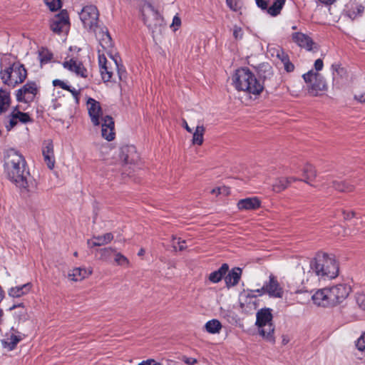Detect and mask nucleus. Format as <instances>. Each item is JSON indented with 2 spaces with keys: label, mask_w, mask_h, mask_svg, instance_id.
Returning <instances> with one entry per match:
<instances>
[{
  "label": "nucleus",
  "mask_w": 365,
  "mask_h": 365,
  "mask_svg": "<svg viewBox=\"0 0 365 365\" xmlns=\"http://www.w3.org/2000/svg\"><path fill=\"white\" fill-rule=\"evenodd\" d=\"M4 170L7 178L20 190L30 195L37 190V182L31 175L26 161L21 153L14 148L4 152Z\"/></svg>",
  "instance_id": "nucleus-1"
},
{
  "label": "nucleus",
  "mask_w": 365,
  "mask_h": 365,
  "mask_svg": "<svg viewBox=\"0 0 365 365\" xmlns=\"http://www.w3.org/2000/svg\"><path fill=\"white\" fill-rule=\"evenodd\" d=\"M339 270V264L333 255L318 253L310 261L308 273L310 277H317L319 280H327L336 277Z\"/></svg>",
  "instance_id": "nucleus-2"
},
{
  "label": "nucleus",
  "mask_w": 365,
  "mask_h": 365,
  "mask_svg": "<svg viewBox=\"0 0 365 365\" xmlns=\"http://www.w3.org/2000/svg\"><path fill=\"white\" fill-rule=\"evenodd\" d=\"M232 82L237 91L255 96L259 95L264 86L248 68L237 69L232 76Z\"/></svg>",
  "instance_id": "nucleus-3"
},
{
  "label": "nucleus",
  "mask_w": 365,
  "mask_h": 365,
  "mask_svg": "<svg viewBox=\"0 0 365 365\" xmlns=\"http://www.w3.org/2000/svg\"><path fill=\"white\" fill-rule=\"evenodd\" d=\"M26 77V69L19 62L14 63L9 67L0 71V78L3 83L13 88L23 83Z\"/></svg>",
  "instance_id": "nucleus-4"
},
{
  "label": "nucleus",
  "mask_w": 365,
  "mask_h": 365,
  "mask_svg": "<svg viewBox=\"0 0 365 365\" xmlns=\"http://www.w3.org/2000/svg\"><path fill=\"white\" fill-rule=\"evenodd\" d=\"M142 15L145 24L153 33L160 31L163 19L151 4L147 3L143 5Z\"/></svg>",
  "instance_id": "nucleus-5"
},
{
  "label": "nucleus",
  "mask_w": 365,
  "mask_h": 365,
  "mask_svg": "<svg viewBox=\"0 0 365 365\" xmlns=\"http://www.w3.org/2000/svg\"><path fill=\"white\" fill-rule=\"evenodd\" d=\"M79 16L84 27L90 31L96 32L98 28L99 16L96 6L93 5L84 6Z\"/></svg>",
  "instance_id": "nucleus-6"
},
{
  "label": "nucleus",
  "mask_w": 365,
  "mask_h": 365,
  "mask_svg": "<svg viewBox=\"0 0 365 365\" xmlns=\"http://www.w3.org/2000/svg\"><path fill=\"white\" fill-rule=\"evenodd\" d=\"M327 288L331 306L341 303L351 292V286L346 283L338 284Z\"/></svg>",
  "instance_id": "nucleus-7"
},
{
  "label": "nucleus",
  "mask_w": 365,
  "mask_h": 365,
  "mask_svg": "<svg viewBox=\"0 0 365 365\" xmlns=\"http://www.w3.org/2000/svg\"><path fill=\"white\" fill-rule=\"evenodd\" d=\"M51 30L57 34L68 32L70 28L69 16L66 10H62L50 20Z\"/></svg>",
  "instance_id": "nucleus-8"
},
{
  "label": "nucleus",
  "mask_w": 365,
  "mask_h": 365,
  "mask_svg": "<svg viewBox=\"0 0 365 365\" xmlns=\"http://www.w3.org/2000/svg\"><path fill=\"white\" fill-rule=\"evenodd\" d=\"M39 88L35 81H28L22 88L16 91V101L23 103L33 101L39 92Z\"/></svg>",
  "instance_id": "nucleus-9"
},
{
  "label": "nucleus",
  "mask_w": 365,
  "mask_h": 365,
  "mask_svg": "<svg viewBox=\"0 0 365 365\" xmlns=\"http://www.w3.org/2000/svg\"><path fill=\"white\" fill-rule=\"evenodd\" d=\"M87 106L89 116L93 125L101 124L100 117H103V111L100 103L92 98H88Z\"/></svg>",
  "instance_id": "nucleus-10"
},
{
  "label": "nucleus",
  "mask_w": 365,
  "mask_h": 365,
  "mask_svg": "<svg viewBox=\"0 0 365 365\" xmlns=\"http://www.w3.org/2000/svg\"><path fill=\"white\" fill-rule=\"evenodd\" d=\"M63 66L64 68L75 73L77 76H79L82 78L88 77L87 69L84 67L82 62L76 58H71L68 60L66 59L63 63Z\"/></svg>",
  "instance_id": "nucleus-11"
},
{
  "label": "nucleus",
  "mask_w": 365,
  "mask_h": 365,
  "mask_svg": "<svg viewBox=\"0 0 365 365\" xmlns=\"http://www.w3.org/2000/svg\"><path fill=\"white\" fill-rule=\"evenodd\" d=\"M269 282H265L262 286V289H266V293L270 297L281 298L283 295V291L277 278L273 275H269Z\"/></svg>",
  "instance_id": "nucleus-12"
},
{
  "label": "nucleus",
  "mask_w": 365,
  "mask_h": 365,
  "mask_svg": "<svg viewBox=\"0 0 365 365\" xmlns=\"http://www.w3.org/2000/svg\"><path fill=\"white\" fill-rule=\"evenodd\" d=\"M102 137L108 141H111L115 138L114 120L110 115L102 117Z\"/></svg>",
  "instance_id": "nucleus-13"
},
{
  "label": "nucleus",
  "mask_w": 365,
  "mask_h": 365,
  "mask_svg": "<svg viewBox=\"0 0 365 365\" xmlns=\"http://www.w3.org/2000/svg\"><path fill=\"white\" fill-rule=\"evenodd\" d=\"M98 63L103 81L104 82L110 81L113 75L112 62L108 61L104 55H99Z\"/></svg>",
  "instance_id": "nucleus-14"
},
{
  "label": "nucleus",
  "mask_w": 365,
  "mask_h": 365,
  "mask_svg": "<svg viewBox=\"0 0 365 365\" xmlns=\"http://www.w3.org/2000/svg\"><path fill=\"white\" fill-rule=\"evenodd\" d=\"M120 158L125 164H135L139 160V155L135 146L127 145L121 148Z\"/></svg>",
  "instance_id": "nucleus-15"
},
{
  "label": "nucleus",
  "mask_w": 365,
  "mask_h": 365,
  "mask_svg": "<svg viewBox=\"0 0 365 365\" xmlns=\"http://www.w3.org/2000/svg\"><path fill=\"white\" fill-rule=\"evenodd\" d=\"M237 206L240 210H255L260 207L261 200L257 197H247L240 200Z\"/></svg>",
  "instance_id": "nucleus-16"
},
{
  "label": "nucleus",
  "mask_w": 365,
  "mask_h": 365,
  "mask_svg": "<svg viewBox=\"0 0 365 365\" xmlns=\"http://www.w3.org/2000/svg\"><path fill=\"white\" fill-rule=\"evenodd\" d=\"M256 317V325L259 328L265 327L267 325L272 324V309L269 308H264L259 310Z\"/></svg>",
  "instance_id": "nucleus-17"
},
{
  "label": "nucleus",
  "mask_w": 365,
  "mask_h": 365,
  "mask_svg": "<svg viewBox=\"0 0 365 365\" xmlns=\"http://www.w3.org/2000/svg\"><path fill=\"white\" fill-rule=\"evenodd\" d=\"M92 272L91 267H76L68 272V278L74 282L81 281L91 275Z\"/></svg>",
  "instance_id": "nucleus-18"
},
{
  "label": "nucleus",
  "mask_w": 365,
  "mask_h": 365,
  "mask_svg": "<svg viewBox=\"0 0 365 365\" xmlns=\"http://www.w3.org/2000/svg\"><path fill=\"white\" fill-rule=\"evenodd\" d=\"M314 303L318 306L329 307L331 305L329 301V294L328 288H324L316 292L312 297Z\"/></svg>",
  "instance_id": "nucleus-19"
},
{
  "label": "nucleus",
  "mask_w": 365,
  "mask_h": 365,
  "mask_svg": "<svg viewBox=\"0 0 365 365\" xmlns=\"http://www.w3.org/2000/svg\"><path fill=\"white\" fill-rule=\"evenodd\" d=\"M242 270L240 267H234L227 275H225L226 287L230 288L236 286L241 278Z\"/></svg>",
  "instance_id": "nucleus-20"
},
{
  "label": "nucleus",
  "mask_w": 365,
  "mask_h": 365,
  "mask_svg": "<svg viewBox=\"0 0 365 365\" xmlns=\"http://www.w3.org/2000/svg\"><path fill=\"white\" fill-rule=\"evenodd\" d=\"M292 40L300 47L305 48L308 51L312 49V46L314 43L310 37L300 32L294 33Z\"/></svg>",
  "instance_id": "nucleus-21"
},
{
  "label": "nucleus",
  "mask_w": 365,
  "mask_h": 365,
  "mask_svg": "<svg viewBox=\"0 0 365 365\" xmlns=\"http://www.w3.org/2000/svg\"><path fill=\"white\" fill-rule=\"evenodd\" d=\"M22 338L20 336L16 335L13 333H6L1 341V344L4 349L9 351L14 350L17 344L21 341Z\"/></svg>",
  "instance_id": "nucleus-22"
},
{
  "label": "nucleus",
  "mask_w": 365,
  "mask_h": 365,
  "mask_svg": "<svg viewBox=\"0 0 365 365\" xmlns=\"http://www.w3.org/2000/svg\"><path fill=\"white\" fill-rule=\"evenodd\" d=\"M113 240V234L111 232H108L103 235L93 237V240H88L87 244L91 247H100L108 244Z\"/></svg>",
  "instance_id": "nucleus-23"
},
{
  "label": "nucleus",
  "mask_w": 365,
  "mask_h": 365,
  "mask_svg": "<svg viewBox=\"0 0 365 365\" xmlns=\"http://www.w3.org/2000/svg\"><path fill=\"white\" fill-rule=\"evenodd\" d=\"M307 86L309 93L313 96H317L320 91L326 88L325 82L320 78V76L314 79Z\"/></svg>",
  "instance_id": "nucleus-24"
},
{
  "label": "nucleus",
  "mask_w": 365,
  "mask_h": 365,
  "mask_svg": "<svg viewBox=\"0 0 365 365\" xmlns=\"http://www.w3.org/2000/svg\"><path fill=\"white\" fill-rule=\"evenodd\" d=\"M229 270V265L224 263L216 271L211 272L208 277L209 280L212 283H218L222 280Z\"/></svg>",
  "instance_id": "nucleus-25"
},
{
  "label": "nucleus",
  "mask_w": 365,
  "mask_h": 365,
  "mask_svg": "<svg viewBox=\"0 0 365 365\" xmlns=\"http://www.w3.org/2000/svg\"><path fill=\"white\" fill-rule=\"evenodd\" d=\"M331 186L337 191L341 192H350L354 190V186L345 181L331 180Z\"/></svg>",
  "instance_id": "nucleus-26"
},
{
  "label": "nucleus",
  "mask_w": 365,
  "mask_h": 365,
  "mask_svg": "<svg viewBox=\"0 0 365 365\" xmlns=\"http://www.w3.org/2000/svg\"><path fill=\"white\" fill-rule=\"evenodd\" d=\"M31 289V284L26 283L21 286L11 287L9 290V295L11 297H21V296L27 294Z\"/></svg>",
  "instance_id": "nucleus-27"
},
{
  "label": "nucleus",
  "mask_w": 365,
  "mask_h": 365,
  "mask_svg": "<svg viewBox=\"0 0 365 365\" xmlns=\"http://www.w3.org/2000/svg\"><path fill=\"white\" fill-rule=\"evenodd\" d=\"M274 327L272 324H268L265 327L259 328V334L265 340L272 343L274 342Z\"/></svg>",
  "instance_id": "nucleus-28"
},
{
  "label": "nucleus",
  "mask_w": 365,
  "mask_h": 365,
  "mask_svg": "<svg viewBox=\"0 0 365 365\" xmlns=\"http://www.w3.org/2000/svg\"><path fill=\"white\" fill-rule=\"evenodd\" d=\"M205 128L202 125H197L192 135V143L193 145H201L204 141Z\"/></svg>",
  "instance_id": "nucleus-29"
},
{
  "label": "nucleus",
  "mask_w": 365,
  "mask_h": 365,
  "mask_svg": "<svg viewBox=\"0 0 365 365\" xmlns=\"http://www.w3.org/2000/svg\"><path fill=\"white\" fill-rule=\"evenodd\" d=\"M10 104V93L0 89V115L5 112Z\"/></svg>",
  "instance_id": "nucleus-30"
},
{
  "label": "nucleus",
  "mask_w": 365,
  "mask_h": 365,
  "mask_svg": "<svg viewBox=\"0 0 365 365\" xmlns=\"http://www.w3.org/2000/svg\"><path fill=\"white\" fill-rule=\"evenodd\" d=\"M317 175L314 168L310 165L307 164L303 168V182L310 184V181L314 180Z\"/></svg>",
  "instance_id": "nucleus-31"
},
{
  "label": "nucleus",
  "mask_w": 365,
  "mask_h": 365,
  "mask_svg": "<svg viewBox=\"0 0 365 365\" xmlns=\"http://www.w3.org/2000/svg\"><path fill=\"white\" fill-rule=\"evenodd\" d=\"M205 329L210 334L219 333L222 329V324L217 319H212L205 324Z\"/></svg>",
  "instance_id": "nucleus-32"
},
{
  "label": "nucleus",
  "mask_w": 365,
  "mask_h": 365,
  "mask_svg": "<svg viewBox=\"0 0 365 365\" xmlns=\"http://www.w3.org/2000/svg\"><path fill=\"white\" fill-rule=\"evenodd\" d=\"M285 4V0H275L272 5L267 9V12L272 16H277Z\"/></svg>",
  "instance_id": "nucleus-33"
},
{
  "label": "nucleus",
  "mask_w": 365,
  "mask_h": 365,
  "mask_svg": "<svg viewBox=\"0 0 365 365\" xmlns=\"http://www.w3.org/2000/svg\"><path fill=\"white\" fill-rule=\"evenodd\" d=\"M289 185V180L285 178H277L272 185V190L275 192H280L285 190Z\"/></svg>",
  "instance_id": "nucleus-34"
},
{
  "label": "nucleus",
  "mask_w": 365,
  "mask_h": 365,
  "mask_svg": "<svg viewBox=\"0 0 365 365\" xmlns=\"http://www.w3.org/2000/svg\"><path fill=\"white\" fill-rule=\"evenodd\" d=\"M14 118H16L17 121L19 120L22 123L32 122V119L27 113H23L19 110L14 111Z\"/></svg>",
  "instance_id": "nucleus-35"
},
{
  "label": "nucleus",
  "mask_w": 365,
  "mask_h": 365,
  "mask_svg": "<svg viewBox=\"0 0 365 365\" xmlns=\"http://www.w3.org/2000/svg\"><path fill=\"white\" fill-rule=\"evenodd\" d=\"M42 153L43 157L54 155L53 145L51 140H48L43 143Z\"/></svg>",
  "instance_id": "nucleus-36"
},
{
  "label": "nucleus",
  "mask_w": 365,
  "mask_h": 365,
  "mask_svg": "<svg viewBox=\"0 0 365 365\" xmlns=\"http://www.w3.org/2000/svg\"><path fill=\"white\" fill-rule=\"evenodd\" d=\"M355 301L358 307L365 311V293L358 292L355 294Z\"/></svg>",
  "instance_id": "nucleus-37"
},
{
  "label": "nucleus",
  "mask_w": 365,
  "mask_h": 365,
  "mask_svg": "<svg viewBox=\"0 0 365 365\" xmlns=\"http://www.w3.org/2000/svg\"><path fill=\"white\" fill-rule=\"evenodd\" d=\"M318 77H319V74L313 71H309L303 75V78L308 85Z\"/></svg>",
  "instance_id": "nucleus-38"
},
{
  "label": "nucleus",
  "mask_w": 365,
  "mask_h": 365,
  "mask_svg": "<svg viewBox=\"0 0 365 365\" xmlns=\"http://www.w3.org/2000/svg\"><path fill=\"white\" fill-rule=\"evenodd\" d=\"M254 292H257L259 296L264 294L266 293V289H262V287L260 289H257L256 290H250L248 291V293L247 295H245V299L244 300L245 302H247V300L252 299L253 298L256 297V295L254 294Z\"/></svg>",
  "instance_id": "nucleus-39"
},
{
  "label": "nucleus",
  "mask_w": 365,
  "mask_h": 365,
  "mask_svg": "<svg viewBox=\"0 0 365 365\" xmlns=\"http://www.w3.org/2000/svg\"><path fill=\"white\" fill-rule=\"evenodd\" d=\"M45 3L51 11H56L61 7L60 0H45Z\"/></svg>",
  "instance_id": "nucleus-40"
},
{
  "label": "nucleus",
  "mask_w": 365,
  "mask_h": 365,
  "mask_svg": "<svg viewBox=\"0 0 365 365\" xmlns=\"http://www.w3.org/2000/svg\"><path fill=\"white\" fill-rule=\"evenodd\" d=\"M115 262L118 265H128L129 260L126 257L123 255L121 253L118 252L115 255Z\"/></svg>",
  "instance_id": "nucleus-41"
},
{
  "label": "nucleus",
  "mask_w": 365,
  "mask_h": 365,
  "mask_svg": "<svg viewBox=\"0 0 365 365\" xmlns=\"http://www.w3.org/2000/svg\"><path fill=\"white\" fill-rule=\"evenodd\" d=\"M185 243V240H181L180 238L177 239L176 237H173V247L175 250H177L178 246V250L180 251H182L185 250L186 247L184 246V244Z\"/></svg>",
  "instance_id": "nucleus-42"
},
{
  "label": "nucleus",
  "mask_w": 365,
  "mask_h": 365,
  "mask_svg": "<svg viewBox=\"0 0 365 365\" xmlns=\"http://www.w3.org/2000/svg\"><path fill=\"white\" fill-rule=\"evenodd\" d=\"M226 3L228 7L234 11H237L241 8L240 0H226Z\"/></svg>",
  "instance_id": "nucleus-43"
},
{
  "label": "nucleus",
  "mask_w": 365,
  "mask_h": 365,
  "mask_svg": "<svg viewBox=\"0 0 365 365\" xmlns=\"http://www.w3.org/2000/svg\"><path fill=\"white\" fill-rule=\"evenodd\" d=\"M113 64L118 71V75L120 81H123L126 78V71L122 66H119L115 60H114Z\"/></svg>",
  "instance_id": "nucleus-44"
},
{
  "label": "nucleus",
  "mask_w": 365,
  "mask_h": 365,
  "mask_svg": "<svg viewBox=\"0 0 365 365\" xmlns=\"http://www.w3.org/2000/svg\"><path fill=\"white\" fill-rule=\"evenodd\" d=\"M53 55L48 52H40L39 59L41 63H47L52 58Z\"/></svg>",
  "instance_id": "nucleus-45"
},
{
  "label": "nucleus",
  "mask_w": 365,
  "mask_h": 365,
  "mask_svg": "<svg viewBox=\"0 0 365 365\" xmlns=\"http://www.w3.org/2000/svg\"><path fill=\"white\" fill-rule=\"evenodd\" d=\"M100 253H101V257L102 259H106L107 258H108L110 255L115 252V250L111 248V247H106V248H103V249H101L99 250Z\"/></svg>",
  "instance_id": "nucleus-46"
},
{
  "label": "nucleus",
  "mask_w": 365,
  "mask_h": 365,
  "mask_svg": "<svg viewBox=\"0 0 365 365\" xmlns=\"http://www.w3.org/2000/svg\"><path fill=\"white\" fill-rule=\"evenodd\" d=\"M233 36L236 40H241L243 37V31L240 26L237 25L233 27Z\"/></svg>",
  "instance_id": "nucleus-47"
},
{
  "label": "nucleus",
  "mask_w": 365,
  "mask_h": 365,
  "mask_svg": "<svg viewBox=\"0 0 365 365\" xmlns=\"http://www.w3.org/2000/svg\"><path fill=\"white\" fill-rule=\"evenodd\" d=\"M43 159H44V162L47 165V167L50 170H52L54 168V165H55L54 155L45 156V157H43Z\"/></svg>",
  "instance_id": "nucleus-48"
},
{
  "label": "nucleus",
  "mask_w": 365,
  "mask_h": 365,
  "mask_svg": "<svg viewBox=\"0 0 365 365\" xmlns=\"http://www.w3.org/2000/svg\"><path fill=\"white\" fill-rule=\"evenodd\" d=\"M66 91H69L73 97L75 99V101L77 104L79 103V96H80V93H81V89L79 90H76V88H71V86H69V89H66Z\"/></svg>",
  "instance_id": "nucleus-49"
},
{
  "label": "nucleus",
  "mask_w": 365,
  "mask_h": 365,
  "mask_svg": "<svg viewBox=\"0 0 365 365\" xmlns=\"http://www.w3.org/2000/svg\"><path fill=\"white\" fill-rule=\"evenodd\" d=\"M356 346L359 351H364L365 349V336L363 334L357 340Z\"/></svg>",
  "instance_id": "nucleus-50"
},
{
  "label": "nucleus",
  "mask_w": 365,
  "mask_h": 365,
  "mask_svg": "<svg viewBox=\"0 0 365 365\" xmlns=\"http://www.w3.org/2000/svg\"><path fill=\"white\" fill-rule=\"evenodd\" d=\"M53 85L54 86H59L60 88L64 90L69 89V86H68L65 82L59 79L53 80Z\"/></svg>",
  "instance_id": "nucleus-51"
},
{
  "label": "nucleus",
  "mask_w": 365,
  "mask_h": 365,
  "mask_svg": "<svg viewBox=\"0 0 365 365\" xmlns=\"http://www.w3.org/2000/svg\"><path fill=\"white\" fill-rule=\"evenodd\" d=\"M211 194L218 195L222 193H227V188L226 187H215L210 191Z\"/></svg>",
  "instance_id": "nucleus-52"
},
{
  "label": "nucleus",
  "mask_w": 365,
  "mask_h": 365,
  "mask_svg": "<svg viewBox=\"0 0 365 365\" xmlns=\"http://www.w3.org/2000/svg\"><path fill=\"white\" fill-rule=\"evenodd\" d=\"M17 124V120L16 118H14V111L11 113V114L10 115V120H9V125H6V129L8 130H10L11 129H12L14 126H16Z\"/></svg>",
  "instance_id": "nucleus-53"
},
{
  "label": "nucleus",
  "mask_w": 365,
  "mask_h": 365,
  "mask_svg": "<svg viewBox=\"0 0 365 365\" xmlns=\"http://www.w3.org/2000/svg\"><path fill=\"white\" fill-rule=\"evenodd\" d=\"M277 56L282 63H284L289 59L288 55L282 50L277 51Z\"/></svg>",
  "instance_id": "nucleus-54"
},
{
  "label": "nucleus",
  "mask_w": 365,
  "mask_h": 365,
  "mask_svg": "<svg viewBox=\"0 0 365 365\" xmlns=\"http://www.w3.org/2000/svg\"><path fill=\"white\" fill-rule=\"evenodd\" d=\"M19 307H21V310L19 311V315L20 317H22L21 319H25L26 317V309L23 307L21 306V304L14 305L13 307H11L10 308V309L11 310V309H14L16 308H19Z\"/></svg>",
  "instance_id": "nucleus-55"
},
{
  "label": "nucleus",
  "mask_w": 365,
  "mask_h": 365,
  "mask_svg": "<svg viewBox=\"0 0 365 365\" xmlns=\"http://www.w3.org/2000/svg\"><path fill=\"white\" fill-rule=\"evenodd\" d=\"M283 64H284V69L287 72H292L294 71V66L292 62H290L289 59L288 61H287L286 62L283 63Z\"/></svg>",
  "instance_id": "nucleus-56"
},
{
  "label": "nucleus",
  "mask_w": 365,
  "mask_h": 365,
  "mask_svg": "<svg viewBox=\"0 0 365 365\" xmlns=\"http://www.w3.org/2000/svg\"><path fill=\"white\" fill-rule=\"evenodd\" d=\"M255 1H256V4L258 7L261 8L263 10L268 9V7H267L268 4L266 1H264V0H255Z\"/></svg>",
  "instance_id": "nucleus-57"
},
{
  "label": "nucleus",
  "mask_w": 365,
  "mask_h": 365,
  "mask_svg": "<svg viewBox=\"0 0 365 365\" xmlns=\"http://www.w3.org/2000/svg\"><path fill=\"white\" fill-rule=\"evenodd\" d=\"M323 61L320 58L317 59L314 62V68L316 71H319L323 68Z\"/></svg>",
  "instance_id": "nucleus-58"
},
{
  "label": "nucleus",
  "mask_w": 365,
  "mask_h": 365,
  "mask_svg": "<svg viewBox=\"0 0 365 365\" xmlns=\"http://www.w3.org/2000/svg\"><path fill=\"white\" fill-rule=\"evenodd\" d=\"M341 212L344 215V220H349L355 216L354 212H347L345 210H342Z\"/></svg>",
  "instance_id": "nucleus-59"
},
{
  "label": "nucleus",
  "mask_w": 365,
  "mask_h": 365,
  "mask_svg": "<svg viewBox=\"0 0 365 365\" xmlns=\"http://www.w3.org/2000/svg\"><path fill=\"white\" fill-rule=\"evenodd\" d=\"M138 365H159L154 359H148L138 364Z\"/></svg>",
  "instance_id": "nucleus-60"
},
{
  "label": "nucleus",
  "mask_w": 365,
  "mask_h": 365,
  "mask_svg": "<svg viewBox=\"0 0 365 365\" xmlns=\"http://www.w3.org/2000/svg\"><path fill=\"white\" fill-rule=\"evenodd\" d=\"M354 98L361 103H365V93L359 95H355Z\"/></svg>",
  "instance_id": "nucleus-61"
},
{
  "label": "nucleus",
  "mask_w": 365,
  "mask_h": 365,
  "mask_svg": "<svg viewBox=\"0 0 365 365\" xmlns=\"http://www.w3.org/2000/svg\"><path fill=\"white\" fill-rule=\"evenodd\" d=\"M180 24H181L180 19L178 16H174V18L173 19L172 26H180Z\"/></svg>",
  "instance_id": "nucleus-62"
},
{
  "label": "nucleus",
  "mask_w": 365,
  "mask_h": 365,
  "mask_svg": "<svg viewBox=\"0 0 365 365\" xmlns=\"http://www.w3.org/2000/svg\"><path fill=\"white\" fill-rule=\"evenodd\" d=\"M185 363L187 364H189V365H193L197 363V359H194V358H186L185 360H184Z\"/></svg>",
  "instance_id": "nucleus-63"
},
{
  "label": "nucleus",
  "mask_w": 365,
  "mask_h": 365,
  "mask_svg": "<svg viewBox=\"0 0 365 365\" xmlns=\"http://www.w3.org/2000/svg\"><path fill=\"white\" fill-rule=\"evenodd\" d=\"M182 126L184 127V128L189 133H192V130L190 128V126L188 125L187 121L183 119L182 120Z\"/></svg>",
  "instance_id": "nucleus-64"
}]
</instances>
